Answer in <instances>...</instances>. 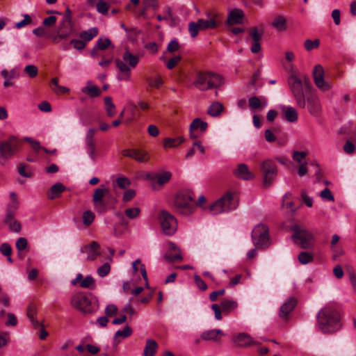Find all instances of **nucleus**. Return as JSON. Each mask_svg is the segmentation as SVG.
Returning <instances> with one entry per match:
<instances>
[{
  "instance_id": "nucleus-1",
  "label": "nucleus",
  "mask_w": 356,
  "mask_h": 356,
  "mask_svg": "<svg viewBox=\"0 0 356 356\" xmlns=\"http://www.w3.org/2000/svg\"><path fill=\"white\" fill-rule=\"evenodd\" d=\"M287 83L297 106L300 108L307 107L311 115H318L321 106L309 78L305 74L298 76L296 73H292L289 76Z\"/></svg>"
},
{
  "instance_id": "nucleus-2",
  "label": "nucleus",
  "mask_w": 356,
  "mask_h": 356,
  "mask_svg": "<svg viewBox=\"0 0 356 356\" xmlns=\"http://www.w3.org/2000/svg\"><path fill=\"white\" fill-rule=\"evenodd\" d=\"M317 323L318 328L323 333H334L341 327L339 312L329 305L319 311L317 315Z\"/></svg>"
},
{
  "instance_id": "nucleus-3",
  "label": "nucleus",
  "mask_w": 356,
  "mask_h": 356,
  "mask_svg": "<svg viewBox=\"0 0 356 356\" xmlns=\"http://www.w3.org/2000/svg\"><path fill=\"white\" fill-rule=\"evenodd\" d=\"M222 84V76L211 71L197 72L193 82V85L200 91L216 89Z\"/></svg>"
},
{
  "instance_id": "nucleus-4",
  "label": "nucleus",
  "mask_w": 356,
  "mask_h": 356,
  "mask_svg": "<svg viewBox=\"0 0 356 356\" xmlns=\"http://www.w3.org/2000/svg\"><path fill=\"white\" fill-rule=\"evenodd\" d=\"M139 60V56L131 54L128 49H126L122 58L115 59L116 67L120 72L118 77V80L129 81L131 70L136 67Z\"/></svg>"
},
{
  "instance_id": "nucleus-5",
  "label": "nucleus",
  "mask_w": 356,
  "mask_h": 356,
  "mask_svg": "<svg viewBox=\"0 0 356 356\" xmlns=\"http://www.w3.org/2000/svg\"><path fill=\"white\" fill-rule=\"evenodd\" d=\"M71 304L74 308L86 314L93 313L99 307L97 300L91 293H79L74 295Z\"/></svg>"
},
{
  "instance_id": "nucleus-6",
  "label": "nucleus",
  "mask_w": 356,
  "mask_h": 356,
  "mask_svg": "<svg viewBox=\"0 0 356 356\" xmlns=\"http://www.w3.org/2000/svg\"><path fill=\"white\" fill-rule=\"evenodd\" d=\"M22 142L15 136H10L8 139L0 140V164L4 165L19 151Z\"/></svg>"
},
{
  "instance_id": "nucleus-7",
  "label": "nucleus",
  "mask_w": 356,
  "mask_h": 356,
  "mask_svg": "<svg viewBox=\"0 0 356 356\" xmlns=\"http://www.w3.org/2000/svg\"><path fill=\"white\" fill-rule=\"evenodd\" d=\"M175 206L180 213L190 215L195 210L194 193L190 190H183L177 193L175 198Z\"/></svg>"
},
{
  "instance_id": "nucleus-8",
  "label": "nucleus",
  "mask_w": 356,
  "mask_h": 356,
  "mask_svg": "<svg viewBox=\"0 0 356 356\" xmlns=\"http://www.w3.org/2000/svg\"><path fill=\"white\" fill-rule=\"evenodd\" d=\"M238 207V200L234 193L227 192L219 200L209 207L212 214L216 215L222 212L234 210Z\"/></svg>"
},
{
  "instance_id": "nucleus-9",
  "label": "nucleus",
  "mask_w": 356,
  "mask_h": 356,
  "mask_svg": "<svg viewBox=\"0 0 356 356\" xmlns=\"http://www.w3.org/2000/svg\"><path fill=\"white\" fill-rule=\"evenodd\" d=\"M252 239L255 246L265 248L270 245L269 230L266 225L259 224L252 232Z\"/></svg>"
},
{
  "instance_id": "nucleus-10",
  "label": "nucleus",
  "mask_w": 356,
  "mask_h": 356,
  "mask_svg": "<svg viewBox=\"0 0 356 356\" xmlns=\"http://www.w3.org/2000/svg\"><path fill=\"white\" fill-rule=\"evenodd\" d=\"M291 230L293 232L292 238L296 244L304 249L309 248L312 246L314 236L311 232L301 228L298 225L292 226Z\"/></svg>"
},
{
  "instance_id": "nucleus-11",
  "label": "nucleus",
  "mask_w": 356,
  "mask_h": 356,
  "mask_svg": "<svg viewBox=\"0 0 356 356\" xmlns=\"http://www.w3.org/2000/svg\"><path fill=\"white\" fill-rule=\"evenodd\" d=\"M261 171L264 187H269L277 177V170L275 163L270 159L264 161L261 164Z\"/></svg>"
},
{
  "instance_id": "nucleus-12",
  "label": "nucleus",
  "mask_w": 356,
  "mask_h": 356,
  "mask_svg": "<svg viewBox=\"0 0 356 356\" xmlns=\"http://www.w3.org/2000/svg\"><path fill=\"white\" fill-rule=\"evenodd\" d=\"M159 220L163 233L166 235H172L177 229L176 218L169 212L161 211L159 216Z\"/></svg>"
},
{
  "instance_id": "nucleus-13",
  "label": "nucleus",
  "mask_w": 356,
  "mask_h": 356,
  "mask_svg": "<svg viewBox=\"0 0 356 356\" xmlns=\"http://www.w3.org/2000/svg\"><path fill=\"white\" fill-rule=\"evenodd\" d=\"M313 78L315 85L322 90H328L332 88V83L324 79V70L321 65H316L313 70Z\"/></svg>"
},
{
  "instance_id": "nucleus-14",
  "label": "nucleus",
  "mask_w": 356,
  "mask_h": 356,
  "mask_svg": "<svg viewBox=\"0 0 356 356\" xmlns=\"http://www.w3.org/2000/svg\"><path fill=\"white\" fill-rule=\"evenodd\" d=\"M248 33L251 40L250 51L253 54H257L261 49V41L264 35V30L254 26L249 29Z\"/></svg>"
},
{
  "instance_id": "nucleus-15",
  "label": "nucleus",
  "mask_w": 356,
  "mask_h": 356,
  "mask_svg": "<svg viewBox=\"0 0 356 356\" xmlns=\"http://www.w3.org/2000/svg\"><path fill=\"white\" fill-rule=\"evenodd\" d=\"M232 341L236 347L247 348L251 346H258L259 342L252 339V337L247 333H239L234 334L232 337Z\"/></svg>"
},
{
  "instance_id": "nucleus-16",
  "label": "nucleus",
  "mask_w": 356,
  "mask_h": 356,
  "mask_svg": "<svg viewBox=\"0 0 356 356\" xmlns=\"http://www.w3.org/2000/svg\"><path fill=\"white\" fill-rule=\"evenodd\" d=\"M124 156L134 159L138 162L145 163L149 161V157L147 152L136 149H126L122 151Z\"/></svg>"
},
{
  "instance_id": "nucleus-17",
  "label": "nucleus",
  "mask_w": 356,
  "mask_h": 356,
  "mask_svg": "<svg viewBox=\"0 0 356 356\" xmlns=\"http://www.w3.org/2000/svg\"><path fill=\"white\" fill-rule=\"evenodd\" d=\"M100 245L96 241L86 245L81 248V252L87 254V261H94L100 254Z\"/></svg>"
},
{
  "instance_id": "nucleus-18",
  "label": "nucleus",
  "mask_w": 356,
  "mask_h": 356,
  "mask_svg": "<svg viewBox=\"0 0 356 356\" xmlns=\"http://www.w3.org/2000/svg\"><path fill=\"white\" fill-rule=\"evenodd\" d=\"M208 128L207 122L202 120L199 118H195L189 126L190 138L196 139L197 135L195 134L196 131H199L201 134H204Z\"/></svg>"
},
{
  "instance_id": "nucleus-19",
  "label": "nucleus",
  "mask_w": 356,
  "mask_h": 356,
  "mask_svg": "<svg viewBox=\"0 0 356 356\" xmlns=\"http://www.w3.org/2000/svg\"><path fill=\"white\" fill-rule=\"evenodd\" d=\"M108 192L106 188H98L95 189L92 200L98 212L105 211V204L103 202V197Z\"/></svg>"
},
{
  "instance_id": "nucleus-20",
  "label": "nucleus",
  "mask_w": 356,
  "mask_h": 356,
  "mask_svg": "<svg viewBox=\"0 0 356 356\" xmlns=\"http://www.w3.org/2000/svg\"><path fill=\"white\" fill-rule=\"evenodd\" d=\"M223 336H225V334L221 330L213 329L203 332L200 335V338L204 341L220 343L221 338Z\"/></svg>"
},
{
  "instance_id": "nucleus-21",
  "label": "nucleus",
  "mask_w": 356,
  "mask_h": 356,
  "mask_svg": "<svg viewBox=\"0 0 356 356\" xmlns=\"http://www.w3.org/2000/svg\"><path fill=\"white\" fill-rule=\"evenodd\" d=\"M233 173L236 177L243 180H251L254 177V174L249 170L248 165L245 163L238 164Z\"/></svg>"
},
{
  "instance_id": "nucleus-22",
  "label": "nucleus",
  "mask_w": 356,
  "mask_h": 356,
  "mask_svg": "<svg viewBox=\"0 0 356 356\" xmlns=\"http://www.w3.org/2000/svg\"><path fill=\"white\" fill-rule=\"evenodd\" d=\"M297 305V300L295 298H289L280 309V317L285 319L287 316L293 310Z\"/></svg>"
},
{
  "instance_id": "nucleus-23",
  "label": "nucleus",
  "mask_w": 356,
  "mask_h": 356,
  "mask_svg": "<svg viewBox=\"0 0 356 356\" xmlns=\"http://www.w3.org/2000/svg\"><path fill=\"white\" fill-rule=\"evenodd\" d=\"M268 100L266 97L253 96L248 99V106L252 110H262L267 106Z\"/></svg>"
},
{
  "instance_id": "nucleus-24",
  "label": "nucleus",
  "mask_w": 356,
  "mask_h": 356,
  "mask_svg": "<svg viewBox=\"0 0 356 356\" xmlns=\"http://www.w3.org/2000/svg\"><path fill=\"white\" fill-rule=\"evenodd\" d=\"M81 92L88 95L90 98H95L101 95L98 86L94 85L91 81H88L86 86L81 88Z\"/></svg>"
},
{
  "instance_id": "nucleus-25",
  "label": "nucleus",
  "mask_w": 356,
  "mask_h": 356,
  "mask_svg": "<svg viewBox=\"0 0 356 356\" xmlns=\"http://www.w3.org/2000/svg\"><path fill=\"white\" fill-rule=\"evenodd\" d=\"M243 12L240 9H234L232 10L227 20L229 25L241 24L243 22Z\"/></svg>"
},
{
  "instance_id": "nucleus-26",
  "label": "nucleus",
  "mask_w": 356,
  "mask_h": 356,
  "mask_svg": "<svg viewBox=\"0 0 356 356\" xmlns=\"http://www.w3.org/2000/svg\"><path fill=\"white\" fill-rule=\"evenodd\" d=\"M66 189L65 186L61 183H57L51 186L47 196L49 199L54 200L60 196V195Z\"/></svg>"
},
{
  "instance_id": "nucleus-27",
  "label": "nucleus",
  "mask_w": 356,
  "mask_h": 356,
  "mask_svg": "<svg viewBox=\"0 0 356 356\" xmlns=\"http://www.w3.org/2000/svg\"><path fill=\"white\" fill-rule=\"evenodd\" d=\"M222 312L229 314L238 307V302L232 299L225 298L220 302Z\"/></svg>"
},
{
  "instance_id": "nucleus-28",
  "label": "nucleus",
  "mask_w": 356,
  "mask_h": 356,
  "mask_svg": "<svg viewBox=\"0 0 356 356\" xmlns=\"http://www.w3.org/2000/svg\"><path fill=\"white\" fill-rule=\"evenodd\" d=\"M158 343L154 339H147L144 348V356H154L158 349Z\"/></svg>"
},
{
  "instance_id": "nucleus-29",
  "label": "nucleus",
  "mask_w": 356,
  "mask_h": 356,
  "mask_svg": "<svg viewBox=\"0 0 356 356\" xmlns=\"http://www.w3.org/2000/svg\"><path fill=\"white\" fill-rule=\"evenodd\" d=\"M71 46H72L75 49L82 50L86 47V42L81 40L73 39L71 40L69 44L62 43L60 44V48L64 51H67L70 49Z\"/></svg>"
},
{
  "instance_id": "nucleus-30",
  "label": "nucleus",
  "mask_w": 356,
  "mask_h": 356,
  "mask_svg": "<svg viewBox=\"0 0 356 356\" xmlns=\"http://www.w3.org/2000/svg\"><path fill=\"white\" fill-rule=\"evenodd\" d=\"M184 141V138L183 136H179L177 138H165L163 140V147L167 148H172L177 147Z\"/></svg>"
},
{
  "instance_id": "nucleus-31",
  "label": "nucleus",
  "mask_w": 356,
  "mask_h": 356,
  "mask_svg": "<svg viewBox=\"0 0 356 356\" xmlns=\"http://www.w3.org/2000/svg\"><path fill=\"white\" fill-rule=\"evenodd\" d=\"M223 106L218 102L212 103L207 110V113L212 117H217L220 115Z\"/></svg>"
},
{
  "instance_id": "nucleus-32",
  "label": "nucleus",
  "mask_w": 356,
  "mask_h": 356,
  "mask_svg": "<svg viewBox=\"0 0 356 356\" xmlns=\"http://www.w3.org/2000/svg\"><path fill=\"white\" fill-rule=\"evenodd\" d=\"M277 31H284L286 29V20L283 16H277L271 23Z\"/></svg>"
},
{
  "instance_id": "nucleus-33",
  "label": "nucleus",
  "mask_w": 356,
  "mask_h": 356,
  "mask_svg": "<svg viewBox=\"0 0 356 356\" xmlns=\"http://www.w3.org/2000/svg\"><path fill=\"white\" fill-rule=\"evenodd\" d=\"M98 34V29L95 27L90 28L87 31H84L80 33V38L83 40V41L88 42L91 40L93 38L97 36Z\"/></svg>"
},
{
  "instance_id": "nucleus-34",
  "label": "nucleus",
  "mask_w": 356,
  "mask_h": 356,
  "mask_svg": "<svg viewBox=\"0 0 356 356\" xmlns=\"http://www.w3.org/2000/svg\"><path fill=\"white\" fill-rule=\"evenodd\" d=\"M197 22L201 30L214 29L216 26V22L213 18L199 19Z\"/></svg>"
},
{
  "instance_id": "nucleus-35",
  "label": "nucleus",
  "mask_w": 356,
  "mask_h": 356,
  "mask_svg": "<svg viewBox=\"0 0 356 356\" xmlns=\"http://www.w3.org/2000/svg\"><path fill=\"white\" fill-rule=\"evenodd\" d=\"M18 208L17 204H9L7 207L6 216L4 220L6 224H8L9 222L14 220V216L15 212Z\"/></svg>"
},
{
  "instance_id": "nucleus-36",
  "label": "nucleus",
  "mask_w": 356,
  "mask_h": 356,
  "mask_svg": "<svg viewBox=\"0 0 356 356\" xmlns=\"http://www.w3.org/2000/svg\"><path fill=\"white\" fill-rule=\"evenodd\" d=\"M156 19L159 21H170L171 26H174L176 24V19L173 17L170 7L165 8L164 17H161V15H158L156 16Z\"/></svg>"
},
{
  "instance_id": "nucleus-37",
  "label": "nucleus",
  "mask_w": 356,
  "mask_h": 356,
  "mask_svg": "<svg viewBox=\"0 0 356 356\" xmlns=\"http://www.w3.org/2000/svg\"><path fill=\"white\" fill-rule=\"evenodd\" d=\"M284 116L287 121L294 122L298 120V115L293 107L289 106L286 108Z\"/></svg>"
},
{
  "instance_id": "nucleus-38",
  "label": "nucleus",
  "mask_w": 356,
  "mask_h": 356,
  "mask_svg": "<svg viewBox=\"0 0 356 356\" xmlns=\"http://www.w3.org/2000/svg\"><path fill=\"white\" fill-rule=\"evenodd\" d=\"M104 104L108 116L113 117L115 114V106L112 102V98L111 97H106L104 98Z\"/></svg>"
},
{
  "instance_id": "nucleus-39",
  "label": "nucleus",
  "mask_w": 356,
  "mask_h": 356,
  "mask_svg": "<svg viewBox=\"0 0 356 356\" xmlns=\"http://www.w3.org/2000/svg\"><path fill=\"white\" fill-rule=\"evenodd\" d=\"M95 218V215L90 210H87L83 213L82 219L86 227H89L93 222Z\"/></svg>"
},
{
  "instance_id": "nucleus-40",
  "label": "nucleus",
  "mask_w": 356,
  "mask_h": 356,
  "mask_svg": "<svg viewBox=\"0 0 356 356\" xmlns=\"http://www.w3.org/2000/svg\"><path fill=\"white\" fill-rule=\"evenodd\" d=\"M146 81L148 82V86L151 88H160L163 83V79L160 76H157L155 79H152L151 77H148L146 79Z\"/></svg>"
},
{
  "instance_id": "nucleus-41",
  "label": "nucleus",
  "mask_w": 356,
  "mask_h": 356,
  "mask_svg": "<svg viewBox=\"0 0 356 356\" xmlns=\"http://www.w3.org/2000/svg\"><path fill=\"white\" fill-rule=\"evenodd\" d=\"M314 259L313 255L307 252H301L298 255V260L302 264H307L312 261Z\"/></svg>"
},
{
  "instance_id": "nucleus-42",
  "label": "nucleus",
  "mask_w": 356,
  "mask_h": 356,
  "mask_svg": "<svg viewBox=\"0 0 356 356\" xmlns=\"http://www.w3.org/2000/svg\"><path fill=\"white\" fill-rule=\"evenodd\" d=\"M82 288L93 289L95 288V280L92 276H86L80 283Z\"/></svg>"
},
{
  "instance_id": "nucleus-43",
  "label": "nucleus",
  "mask_w": 356,
  "mask_h": 356,
  "mask_svg": "<svg viewBox=\"0 0 356 356\" xmlns=\"http://www.w3.org/2000/svg\"><path fill=\"white\" fill-rule=\"evenodd\" d=\"M132 334V330L131 328L127 325L125 326L123 330H118L115 334V341H116V338L121 337L123 338H127L129 337Z\"/></svg>"
},
{
  "instance_id": "nucleus-44",
  "label": "nucleus",
  "mask_w": 356,
  "mask_h": 356,
  "mask_svg": "<svg viewBox=\"0 0 356 356\" xmlns=\"http://www.w3.org/2000/svg\"><path fill=\"white\" fill-rule=\"evenodd\" d=\"M140 213V209L138 207L129 208L124 211L127 217L130 219L137 218Z\"/></svg>"
},
{
  "instance_id": "nucleus-45",
  "label": "nucleus",
  "mask_w": 356,
  "mask_h": 356,
  "mask_svg": "<svg viewBox=\"0 0 356 356\" xmlns=\"http://www.w3.org/2000/svg\"><path fill=\"white\" fill-rule=\"evenodd\" d=\"M320 45V40L316 39L314 40H306L304 43L305 48L307 51H311L314 49H317Z\"/></svg>"
},
{
  "instance_id": "nucleus-46",
  "label": "nucleus",
  "mask_w": 356,
  "mask_h": 356,
  "mask_svg": "<svg viewBox=\"0 0 356 356\" xmlns=\"http://www.w3.org/2000/svg\"><path fill=\"white\" fill-rule=\"evenodd\" d=\"M171 178V173L169 172H164L159 174L156 177L157 183L159 185H163L167 183Z\"/></svg>"
},
{
  "instance_id": "nucleus-47",
  "label": "nucleus",
  "mask_w": 356,
  "mask_h": 356,
  "mask_svg": "<svg viewBox=\"0 0 356 356\" xmlns=\"http://www.w3.org/2000/svg\"><path fill=\"white\" fill-rule=\"evenodd\" d=\"M201 30L197 22H191L188 24V31L192 38L197 35L199 31Z\"/></svg>"
},
{
  "instance_id": "nucleus-48",
  "label": "nucleus",
  "mask_w": 356,
  "mask_h": 356,
  "mask_svg": "<svg viewBox=\"0 0 356 356\" xmlns=\"http://www.w3.org/2000/svg\"><path fill=\"white\" fill-rule=\"evenodd\" d=\"M111 270V266L108 263H105L97 268V274L99 276L104 277L106 276Z\"/></svg>"
},
{
  "instance_id": "nucleus-49",
  "label": "nucleus",
  "mask_w": 356,
  "mask_h": 356,
  "mask_svg": "<svg viewBox=\"0 0 356 356\" xmlns=\"http://www.w3.org/2000/svg\"><path fill=\"white\" fill-rule=\"evenodd\" d=\"M111 44V41L108 38H99L96 43V47L99 50H104L108 48Z\"/></svg>"
},
{
  "instance_id": "nucleus-50",
  "label": "nucleus",
  "mask_w": 356,
  "mask_h": 356,
  "mask_svg": "<svg viewBox=\"0 0 356 356\" xmlns=\"http://www.w3.org/2000/svg\"><path fill=\"white\" fill-rule=\"evenodd\" d=\"M165 258L170 262H173L175 261H181L182 257L181 254V250H178V252H175L174 254L170 252H167L165 254Z\"/></svg>"
},
{
  "instance_id": "nucleus-51",
  "label": "nucleus",
  "mask_w": 356,
  "mask_h": 356,
  "mask_svg": "<svg viewBox=\"0 0 356 356\" xmlns=\"http://www.w3.org/2000/svg\"><path fill=\"white\" fill-rule=\"evenodd\" d=\"M320 197L325 200L334 202V197L331 191L328 188H325L320 193Z\"/></svg>"
},
{
  "instance_id": "nucleus-52",
  "label": "nucleus",
  "mask_w": 356,
  "mask_h": 356,
  "mask_svg": "<svg viewBox=\"0 0 356 356\" xmlns=\"http://www.w3.org/2000/svg\"><path fill=\"white\" fill-rule=\"evenodd\" d=\"M37 313V307L34 303H30L27 307L26 316L29 320H33Z\"/></svg>"
},
{
  "instance_id": "nucleus-53",
  "label": "nucleus",
  "mask_w": 356,
  "mask_h": 356,
  "mask_svg": "<svg viewBox=\"0 0 356 356\" xmlns=\"http://www.w3.org/2000/svg\"><path fill=\"white\" fill-rule=\"evenodd\" d=\"M116 184L121 189H126L131 184L130 180L124 177H120L116 180Z\"/></svg>"
},
{
  "instance_id": "nucleus-54",
  "label": "nucleus",
  "mask_w": 356,
  "mask_h": 356,
  "mask_svg": "<svg viewBox=\"0 0 356 356\" xmlns=\"http://www.w3.org/2000/svg\"><path fill=\"white\" fill-rule=\"evenodd\" d=\"M24 72L27 73L31 78H34L38 74V68L34 65H26L24 68Z\"/></svg>"
},
{
  "instance_id": "nucleus-55",
  "label": "nucleus",
  "mask_w": 356,
  "mask_h": 356,
  "mask_svg": "<svg viewBox=\"0 0 356 356\" xmlns=\"http://www.w3.org/2000/svg\"><path fill=\"white\" fill-rule=\"evenodd\" d=\"M343 149L346 154H352L355 152V146L353 142L347 140L345 145H343Z\"/></svg>"
},
{
  "instance_id": "nucleus-56",
  "label": "nucleus",
  "mask_w": 356,
  "mask_h": 356,
  "mask_svg": "<svg viewBox=\"0 0 356 356\" xmlns=\"http://www.w3.org/2000/svg\"><path fill=\"white\" fill-rule=\"evenodd\" d=\"M181 56H175L171 58L166 63V67L169 70L173 69L181 60Z\"/></svg>"
},
{
  "instance_id": "nucleus-57",
  "label": "nucleus",
  "mask_w": 356,
  "mask_h": 356,
  "mask_svg": "<svg viewBox=\"0 0 356 356\" xmlns=\"http://www.w3.org/2000/svg\"><path fill=\"white\" fill-rule=\"evenodd\" d=\"M10 305V298L8 293H1L0 294V305L4 307H8Z\"/></svg>"
},
{
  "instance_id": "nucleus-58",
  "label": "nucleus",
  "mask_w": 356,
  "mask_h": 356,
  "mask_svg": "<svg viewBox=\"0 0 356 356\" xmlns=\"http://www.w3.org/2000/svg\"><path fill=\"white\" fill-rule=\"evenodd\" d=\"M32 22L31 17L28 15L26 14L24 15V19L21 20L20 22L16 23L15 27L17 29H21L28 24H30Z\"/></svg>"
},
{
  "instance_id": "nucleus-59",
  "label": "nucleus",
  "mask_w": 356,
  "mask_h": 356,
  "mask_svg": "<svg viewBox=\"0 0 356 356\" xmlns=\"http://www.w3.org/2000/svg\"><path fill=\"white\" fill-rule=\"evenodd\" d=\"M0 252L4 256H10L12 248L8 243H3L0 245Z\"/></svg>"
},
{
  "instance_id": "nucleus-60",
  "label": "nucleus",
  "mask_w": 356,
  "mask_h": 356,
  "mask_svg": "<svg viewBox=\"0 0 356 356\" xmlns=\"http://www.w3.org/2000/svg\"><path fill=\"white\" fill-rule=\"evenodd\" d=\"M27 245H28V242H27V240L26 238H25L24 237H20L19 238L17 241H16V248L19 250V251H22V250H24L27 247Z\"/></svg>"
},
{
  "instance_id": "nucleus-61",
  "label": "nucleus",
  "mask_w": 356,
  "mask_h": 356,
  "mask_svg": "<svg viewBox=\"0 0 356 356\" xmlns=\"http://www.w3.org/2000/svg\"><path fill=\"white\" fill-rule=\"evenodd\" d=\"M108 5L106 2H104V1H99L97 4V11L101 13V14H103V15H105L108 13Z\"/></svg>"
},
{
  "instance_id": "nucleus-62",
  "label": "nucleus",
  "mask_w": 356,
  "mask_h": 356,
  "mask_svg": "<svg viewBox=\"0 0 356 356\" xmlns=\"http://www.w3.org/2000/svg\"><path fill=\"white\" fill-rule=\"evenodd\" d=\"M211 309L214 312L216 319L220 321L222 318L221 306L218 304H213Z\"/></svg>"
},
{
  "instance_id": "nucleus-63",
  "label": "nucleus",
  "mask_w": 356,
  "mask_h": 356,
  "mask_svg": "<svg viewBox=\"0 0 356 356\" xmlns=\"http://www.w3.org/2000/svg\"><path fill=\"white\" fill-rule=\"evenodd\" d=\"M136 195V191L133 189L127 190L122 197V201L124 202H129Z\"/></svg>"
},
{
  "instance_id": "nucleus-64",
  "label": "nucleus",
  "mask_w": 356,
  "mask_h": 356,
  "mask_svg": "<svg viewBox=\"0 0 356 356\" xmlns=\"http://www.w3.org/2000/svg\"><path fill=\"white\" fill-rule=\"evenodd\" d=\"M194 280L196 285L200 290L205 291L207 289V284L199 275H195L194 276Z\"/></svg>"
}]
</instances>
